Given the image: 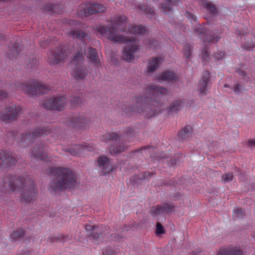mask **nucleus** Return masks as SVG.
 Listing matches in <instances>:
<instances>
[{
	"label": "nucleus",
	"mask_w": 255,
	"mask_h": 255,
	"mask_svg": "<svg viewBox=\"0 0 255 255\" xmlns=\"http://www.w3.org/2000/svg\"><path fill=\"white\" fill-rule=\"evenodd\" d=\"M127 22L126 16L116 15L111 19L109 27L99 25L96 26V29L112 41L126 43L127 46L124 50L123 57L124 60L130 62L134 59L133 54L139 50L137 40L134 38L124 37L122 35L118 34V30L134 35H144L147 33V30L142 25L133 24L127 29Z\"/></svg>",
	"instance_id": "f257e3e1"
},
{
	"label": "nucleus",
	"mask_w": 255,
	"mask_h": 255,
	"mask_svg": "<svg viewBox=\"0 0 255 255\" xmlns=\"http://www.w3.org/2000/svg\"><path fill=\"white\" fill-rule=\"evenodd\" d=\"M146 94L143 96H135L132 99L134 105L129 107L124 104L116 105L122 114L127 117H131L137 114L142 113L145 118H150L156 115L162 110V106L159 101L168 94L165 88L156 85H149L146 88Z\"/></svg>",
	"instance_id": "f03ea898"
},
{
	"label": "nucleus",
	"mask_w": 255,
	"mask_h": 255,
	"mask_svg": "<svg viewBox=\"0 0 255 255\" xmlns=\"http://www.w3.org/2000/svg\"><path fill=\"white\" fill-rule=\"evenodd\" d=\"M49 172L53 175L49 189L56 193L74 188L76 185L77 175L71 168L66 166L52 167Z\"/></svg>",
	"instance_id": "7ed1b4c3"
},
{
	"label": "nucleus",
	"mask_w": 255,
	"mask_h": 255,
	"mask_svg": "<svg viewBox=\"0 0 255 255\" xmlns=\"http://www.w3.org/2000/svg\"><path fill=\"white\" fill-rule=\"evenodd\" d=\"M186 16L190 20H193L195 22L194 28L195 31L198 33V37L203 39V42L205 45V47L202 50L201 56L202 57L203 62L208 61L209 59V54L206 47L207 44L210 43H216L221 37L217 35L214 34L212 35L211 32H209V28L206 26V25H209L210 22L208 21L207 24H204L202 25L196 22L197 18L194 14L187 12ZM212 32L214 34L213 31Z\"/></svg>",
	"instance_id": "20e7f679"
},
{
	"label": "nucleus",
	"mask_w": 255,
	"mask_h": 255,
	"mask_svg": "<svg viewBox=\"0 0 255 255\" xmlns=\"http://www.w3.org/2000/svg\"><path fill=\"white\" fill-rule=\"evenodd\" d=\"M25 181V177L23 176L7 174L0 181V192L6 194L14 193L22 188Z\"/></svg>",
	"instance_id": "39448f33"
},
{
	"label": "nucleus",
	"mask_w": 255,
	"mask_h": 255,
	"mask_svg": "<svg viewBox=\"0 0 255 255\" xmlns=\"http://www.w3.org/2000/svg\"><path fill=\"white\" fill-rule=\"evenodd\" d=\"M69 35L74 39H78L81 41V45L77 47L76 51L71 62L73 64L78 65L84 59V55L86 53V41H89L91 37L86 32L78 27L71 30Z\"/></svg>",
	"instance_id": "423d86ee"
},
{
	"label": "nucleus",
	"mask_w": 255,
	"mask_h": 255,
	"mask_svg": "<svg viewBox=\"0 0 255 255\" xmlns=\"http://www.w3.org/2000/svg\"><path fill=\"white\" fill-rule=\"evenodd\" d=\"M20 190V202L23 204L33 203L36 199L37 194V187L32 179L25 178Z\"/></svg>",
	"instance_id": "0eeeda50"
},
{
	"label": "nucleus",
	"mask_w": 255,
	"mask_h": 255,
	"mask_svg": "<svg viewBox=\"0 0 255 255\" xmlns=\"http://www.w3.org/2000/svg\"><path fill=\"white\" fill-rule=\"evenodd\" d=\"M16 87L29 96L43 94L49 90L46 85L35 80L18 84Z\"/></svg>",
	"instance_id": "6e6552de"
},
{
	"label": "nucleus",
	"mask_w": 255,
	"mask_h": 255,
	"mask_svg": "<svg viewBox=\"0 0 255 255\" xmlns=\"http://www.w3.org/2000/svg\"><path fill=\"white\" fill-rule=\"evenodd\" d=\"M102 140L105 142H112L109 148V151L112 155L123 151L126 147L124 143L121 141L119 135L115 132L108 133L104 135Z\"/></svg>",
	"instance_id": "1a4fd4ad"
},
{
	"label": "nucleus",
	"mask_w": 255,
	"mask_h": 255,
	"mask_svg": "<svg viewBox=\"0 0 255 255\" xmlns=\"http://www.w3.org/2000/svg\"><path fill=\"white\" fill-rule=\"evenodd\" d=\"M106 10V7L102 4L87 3L81 4L77 13L81 17H88L92 14L104 12Z\"/></svg>",
	"instance_id": "9d476101"
},
{
	"label": "nucleus",
	"mask_w": 255,
	"mask_h": 255,
	"mask_svg": "<svg viewBox=\"0 0 255 255\" xmlns=\"http://www.w3.org/2000/svg\"><path fill=\"white\" fill-rule=\"evenodd\" d=\"M51 129L43 127H37L32 131H27L21 136V141L22 143H32L37 138L50 134Z\"/></svg>",
	"instance_id": "9b49d317"
},
{
	"label": "nucleus",
	"mask_w": 255,
	"mask_h": 255,
	"mask_svg": "<svg viewBox=\"0 0 255 255\" xmlns=\"http://www.w3.org/2000/svg\"><path fill=\"white\" fill-rule=\"evenodd\" d=\"M66 98L64 96L55 97L45 100L42 103L45 109L62 111L66 106Z\"/></svg>",
	"instance_id": "f8f14e48"
},
{
	"label": "nucleus",
	"mask_w": 255,
	"mask_h": 255,
	"mask_svg": "<svg viewBox=\"0 0 255 255\" xmlns=\"http://www.w3.org/2000/svg\"><path fill=\"white\" fill-rule=\"evenodd\" d=\"M21 108L19 106L12 105L0 112V119L5 123L15 120L19 116Z\"/></svg>",
	"instance_id": "ddd939ff"
},
{
	"label": "nucleus",
	"mask_w": 255,
	"mask_h": 255,
	"mask_svg": "<svg viewBox=\"0 0 255 255\" xmlns=\"http://www.w3.org/2000/svg\"><path fill=\"white\" fill-rule=\"evenodd\" d=\"M71 51L69 49L65 48V46L60 47L56 50H53L51 51L48 56L49 62L53 64H56L64 60L67 56L70 55Z\"/></svg>",
	"instance_id": "4468645a"
},
{
	"label": "nucleus",
	"mask_w": 255,
	"mask_h": 255,
	"mask_svg": "<svg viewBox=\"0 0 255 255\" xmlns=\"http://www.w3.org/2000/svg\"><path fill=\"white\" fill-rule=\"evenodd\" d=\"M141 153L142 155L149 154L151 158H157V159H166L168 157L165 156L163 152L159 153L157 152V148L154 146H146L141 147L137 149L135 154Z\"/></svg>",
	"instance_id": "2eb2a0df"
},
{
	"label": "nucleus",
	"mask_w": 255,
	"mask_h": 255,
	"mask_svg": "<svg viewBox=\"0 0 255 255\" xmlns=\"http://www.w3.org/2000/svg\"><path fill=\"white\" fill-rule=\"evenodd\" d=\"M95 147L93 144L85 143L84 144H76L73 147H70L66 151L71 155L78 156L81 152L85 151H93Z\"/></svg>",
	"instance_id": "dca6fc26"
},
{
	"label": "nucleus",
	"mask_w": 255,
	"mask_h": 255,
	"mask_svg": "<svg viewBox=\"0 0 255 255\" xmlns=\"http://www.w3.org/2000/svg\"><path fill=\"white\" fill-rule=\"evenodd\" d=\"M210 81V73L208 71H205L201 79L199 80L197 89L200 94L206 95L208 93V85Z\"/></svg>",
	"instance_id": "f3484780"
},
{
	"label": "nucleus",
	"mask_w": 255,
	"mask_h": 255,
	"mask_svg": "<svg viewBox=\"0 0 255 255\" xmlns=\"http://www.w3.org/2000/svg\"><path fill=\"white\" fill-rule=\"evenodd\" d=\"M88 122V119L84 117L83 116L78 117L77 116H72L68 118L66 121V124L73 128H84L83 125L86 124Z\"/></svg>",
	"instance_id": "a211bd4d"
},
{
	"label": "nucleus",
	"mask_w": 255,
	"mask_h": 255,
	"mask_svg": "<svg viewBox=\"0 0 255 255\" xmlns=\"http://www.w3.org/2000/svg\"><path fill=\"white\" fill-rule=\"evenodd\" d=\"M218 255H244V251L240 247L231 246L220 249Z\"/></svg>",
	"instance_id": "6ab92c4d"
},
{
	"label": "nucleus",
	"mask_w": 255,
	"mask_h": 255,
	"mask_svg": "<svg viewBox=\"0 0 255 255\" xmlns=\"http://www.w3.org/2000/svg\"><path fill=\"white\" fill-rule=\"evenodd\" d=\"M202 6L206 10L208 15L205 17V19L208 20L211 17L216 16L218 12V9L214 3L208 0H204L202 2Z\"/></svg>",
	"instance_id": "aec40b11"
},
{
	"label": "nucleus",
	"mask_w": 255,
	"mask_h": 255,
	"mask_svg": "<svg viewBox=\"0 0 255 255\" xmlns=\"http://www.w3.org/2000/svg\"><path fill=\"white\" fill-rule=\"evenodd\" d=\"M89 73L88 68L85 66H77L72 72V76L77 80L85 78Z\"/></svg>",
	"instance_id": "412c9836"
},
{
	"label": "nucleus",
	"mask_w": 255,
	"mask_h": 255,
	"mask_svg": "<svg viewBox=\"0 0 255 255\" xmlns=\"http://www.w3.org/2000/svg\"><path fill=\"white\" fill-rule=\"evenodd\" d=\"M33 157L36 159H45L46 154L45 152L43 144L36 145L31 151Z\"/></svg>",
	"instance_id": "4be33fe9"
},
{
	"label": "nucleus",
	"mask_w": 255,
	"mask_h": 255,
	"mask_svg": "<svg viewBox=\"0 0 255 255\" xmlns=\"http://www.w3.org/2000/svg\"><path fill=\"white\" fill-rule=\"evenodd\" d=\"M158 81H166L168 82H174L177 80L178 76L173 72L167 71L163 72L161 74L156 77Z\"/></svg>",
	"instance_id": "5701e85b"
},
{
	"label": "nucleus",
	"mask_w": 255,
	"mask_h": 255,
	"mask_svg": "<svg viewBox=\"0 0 255 255\" xmlns=\"http://www.w3.org/2000/svg\"><path fill=\"white\" fill-rule=\"evenodd\" d=\"M87 57L90 60L91 63L96 66L100 65V60L96 49L89 47L87 50Z\"/></svg>",
	"instance_id": "b1692460"
},
{
	"label": "nucleus",
	"mask_w": 255,
	"mask_h": 255,
	"mask_svg": "<svg viewBox=\"0 0 255 255\" xmlns=\"http://www.w3.org/2000/svg\"><path fill=\"white\" fill-rule=\"evenodd\" d=\"M90 240L95 244H99L102 242L103 240V235L100 230L98 228H96V230L90 232L89 234Z\"/></svg>",
	"instance_id": "393cba45"
},
{
	"label": "nucleus",
	"mask_w": 255,
	"mask_h": 255,
	"mask_svg": "<svg viewBox=\"0 0 255 255\" xmlns=\"http://www.w3.org/2000/svg\"><path fill=\"white\" fill-rule=\"evenodd\" d=\"M192 130L191 126H186L179 131L178 138L182 141L188 140L191 136Z\"/></svg>",
	"instance_id": "a878e982"
},
{
	"label": "nucleus",
	"mask_w": 255,
	"mask_h": 255,
	"mask_svg": "<svg viewBox=\"0 0 255 255\" xmlns=\"http://www.w3.org/2000/svg\"><path fill=\"white\" fill-rule=\"evenodd\" d=\"M98 164L103 175L109 173L113 170L110 160H98Z\"/></svg>",
	"instance_id": "bb28decb"
},
{
	"label": "nucleus",
	"mask_w": 255,
	"mask_h": 255,
	"mask_svg": "<svg viewBox=\"0 0 255 255\" xmlns=\"http://www.w3.org/2000/svg\"><path fill=\"white\" fill-rule=\"evenodd\" d=\"M162 59L159 57H155L150 60L147 66V72H151L156 70L161 62Z\"/></svg>",
	"instance_id": "cd10ccee"
},
{
	"label": "nucleus",
	"mask_w": 255,
	"mask_h": 255,
	"mask_svg": "<svg viewBox=\"0 0 255 255\" xmlns=\"http://www.w3.org/2000/svg\"><path fill=\"white\" fill-rule=\"evenodd\" d=\"M69 240H70V238L68 236L63 235H59L58 236H50L48 238V241L51 243L54 242L64 243Z\"/></svg>",
	"instance_id": "c85d7f7f"
},
{
	"label": "nucleus",
	"mask_w": 255,
	"mask_h": 255,
	"mask_svg": "<svg viewBox=\"0 0 255 255\" xmlns=\"http://www.w3.org/2000/svg\"><path fill=\"white\" fill-rule=\"evenodd\" d=\"M138 8L140 11L142 10L149 18H153L155 15L153 9L149 6L140 5L139 6Z\"/></svg>",
	"instance_id": "c756f323"
},
{
	"label": "nucleus",
	"mask_w": 255,
	"mask_h": 255,
	"mask_svg": "<svg viewBox=\"0 0 255 255\" xmlns=\"http://www.w3.org/2000/svg\"><path fill=\"white\" fill-rule=\"evenodd\" d=\"M20 46L13 45V47L9 49L8 56L9 58H16L18 55V53L21 51Z\"/></svg>",
	"instance_id": "7c9ffc66"
},
{
	"label": "nucleus",
	"mask_w": 255,
	"mask_h": 255,
	"mask_svg": "<svg viewBox=\"0 0 255 255\" xmlns=\"http://www.w3.org/2000/svg\"><path fill=\"white\" fill-rule=\"evenodd\" d=\"M16 160H0V170H7L14 166Z\"/></svg>",
	"instance_id": "2f4dec72"
},
{
	"label": "nucleus",
	"mask_w": 255,
	"mask_h": 255,
	"mask_svg": "<svg viewBox=\"0 0 255 255\" xmlns=\"http://www.w3.org/2000/svg\"><path fill=\"white\" fill-rule=\"evenodd\" d=\"M182 106V102L181 100L178 99L173 102L168 108L169 112H176L180 110Z\"/></svg>",
	"instance_id": "473e14b6"
},
{
	"label": "nucleus",
	"mask_w": 255,
	"mask_h": 255,
	"mask_svg": "<svg viewBox=\"0 0 255 255\" xmlns=\"http://www.w3.org/2000/svg\"><path fill=\"white\" fill-rule=\"evenodd\" d=\"M150 213L152 216H155L164 213V208L162 205H159L152 207L150 209Z\"/></svg>",
	"instance_id": "72a5a7b5"
},
{
	"label": "nucleus",
	"mask_w": 255,
	"mask_h": 255,
	"mask_svg": "<svg viewBox=\"0 0 255 255\" xmlns=\"http://www.w3.org/2000/svg\"><path fill=\"white\" fill-rule=\"evenodd\" d=\"M37 66V61L36 58L32 57L29 60L26 64V68L29 69L31 71H34Z\"/></svg>",
	"instance_id": "f704fd0d"
},
{
	"label": "nucleus",
	"mask_w": 255,
	"mask_h": 255,
	"mask_svg": "<svg viewBox=\"0 0 255 255\" xmlns=\"http://www.w3.org/2000/svg\"><path fill=\"white\" fill-rule=\"evenodd\" d=\"M167 3L165 4H163L162 5V8L164 10V11H169L171 10V6L177 3V1L178 0H165Z\"/></svg>",
	"instance_id": "c9c22d12"
},
{
	"label": "nucleus",
	"mask_w": 255,
	"mask_h": 255,
	"mask_svg": "<svg viewBox=\"0 0 255 255\" xmlns=\"http://www.w3.org/2000/svg\"><path fill=\"white\" fill-rule=\"evenodd\" d=\"M25 232L22 230H18L15 231H13L11 235L12 239L16 240L20 239L24 236Z\"/></svg>",
	"instance_id": "e433bc0d"
},
{
	"label": "nucleus",
	"mask_w": 255,
	"mask_h": 255,
	"mask_svg": "<svg viewBox=\"0 0 255 255\" xmlns=\"http://www.w3.org/2000/svg\"><path fill=\"white\" fill-rule=\"evenodd\" d=\"M0 159H15V158L7 151L2 150L0 149Z\"/></svg>",
	"instance_id": "4c0bfd02"
},
{
	"label": "nucleus",
	"mask_w": 255,
	"mask_h": 255,
	"mask_svg": "<svg viewBox=\"0 0 255 255\" xmlns=\"http://www.w3.org/2000/svg\"><path fill=\"white\" fill-rule=\"evenodd\" d=\"M233 179L234 175L232 173H228L222 175V180L224 183L231 182Z\"/></svg>",
	"instance_id": "58836bf2"
},
{
	"label": "nucleus",
	"mask_w": 255,
	"mask_h": 255,
	"mask_svg": "<svg viewBox=\"0 0 255 255\" xmlns=\"http://www.w3.org/2000/svg\"><path fill=\"white\" fill-rule=\"evenodd\" d=\"M117 252L111 247H108L103 252V255H117Z\"/></svg>",
	"instance_id": "ea45409f"
},
{
	"label": "nucleus",
	"mask_w": 255,
	"mask_h": 255,
	"mask_svg": "<svg viewBox=\"0 0 255 255\" xmlns=\"http://www.w3.org/2000/svg\"><path fill=\"white\" fill-rule=\"evenodd\" d=\"M174 206L173 204H169L168 203H164L163 204V208L165 213H169L173 211L174 209Z\"/></svg>",
	"instance_id": "a19ab883"
},
{
	"label": "nucleus",
	"mask_w": 255,
	"mask_h": 255,
	"mask_svg": "<svg viewBox=\"0 0 255 255\" xmlns=\"http://www.w3.org/2000/svg\"><path fill=\"white\" fill-rule=\"evenodd\" d=\"M156 233L157 235H161L164 234L165 233L164 228L160 222L156 223Z\"/></svg>",
	"instance_id": "79ce46f5"
},
{
	"label": "nucleus",
	"mask_w": 255,
	"mask_h": 255,
	"mask_svg": "<svg viewBox=\"0 0 255 255\" xmlns=\"http://www.w3.org/2000/svg\"><path fill=\"white\" fill-rule=\"evenodd\" d=\"M184 54L185 57L187 59H189L190 58V56L191 55V47L188 44H186L184 46Z\"/></svg>",
	"instance_id": "37998d69"
},
{
	"label": "nucleus",
	"mask_w": 255,
	"mask_h": 255,
	"mask_svg": "<svg viewBox=\"0 0 255 255\" xmlns=\"http://www.w3.org/2000/svg\"><path fill=\"white\" fill-rule=\"evenodd\" d=\"M110 237L112 240L116 242H120L123 238V236L118 233H116L111 234Z\"/></svg>",
	"instance_id": "c03bdc74"
},
{
	"label": "nucleus",
	"mask_w": 255,
	"mask_h": 255,
	"mask_svg": "<svg viewBox=\"0 0 255 255\" xmlns=\"http://www.w3.org/2000/svg\"><path fill=\"white\" fill-rule=\"evenodd\" d=\"M234 213L235 216L238 218H242L245 215L244 210L241 208L235 209L234 211Z\"/></svg>",
	"instance_id": "a18cd8bd"
},
{
	"label": "nucleus",
	"mask_w": 255,
	"mask_h": 255,
	"mask_svg": "<svg viewBox=\"0 0 255 255\" xmlns=\"http://www.w3.org/2000/svg\"><path fill=\"white\" fill-rule=\"evenodd\" d=\"M137 132V129H134V128H129L126 131V136L127 138L130 136H133L135 135V133Z\"/></svg>",
	"instance_id": "49530a36"
},
{
	"label": "nucleus",
	"mask_w": 255,
	"mask_h": 255,
	"mask_svg": "<svg viewBox=\"0 0 255 255\" xmlns=\"http://www.w3.org/2000/svg\"><path fill=\"white\" fill-rule=\"evenodd\" d=\"M71 104L73 106H77L80 104L82 102V99L80 97H71Z\"/></svg>",
	"instance_id": "de8ad7c7"
},
{
	"label": "nucleus",
	"mask_w": 255,
	"mask_h": 255,
	"mask_svg": "<svg viewBox=\"0 0 255 255\" xmlns=\"http://www.w3.org/2000/svg\"><path fill=\"white\" fill-rule=\"evenodd\" d=\"M214 57L216 60H221L224 58L225 57V53L224 52L221 51L214 54Z\"/></svg>",
	"instance_id": "09e8293b"
},
{
	"label": "nucleus",
	"mask_w": 255,
	"mask_h": 255,
	"mask_svg": "<svg viewBox=\"0 0 255 255\" xmlns=\"http://www.w3.org/2000/svg\"><path fill=\"white\" fill-rule=\"evenodd\" d=\"M242 86L240 84H236L234 85V91L236 94H239L242 90L241 89Z\"/></svg>",
	"instance_id": "8fccbe9b"
},
{
	"label": "nucleus",
	"mask_w": 255,
	"mask_h": 255,
	"mask_svg": "<svg viewBox=\"0 0 255 255\" xmlns=\"http://www.w3.org/2000/svg\"><path fill=\"white\" fill-rule=\"evenodd\" d=\"M248 145L251 149L255 148V139H249L248 141Z\"/></svg>",
	"instance_id": "3c124183"
},
{
	"label": "nucleus",
	"mask_w": 255,
	"mask_h": 255,
	"mask_svg": "<svg viewBox=\"0 0 255 255\" xmlns=\"http://www.w3.org/2000/svg\"><path fill=\"white\" fill-rule=\"evenodd\" d=\"M96 227H96L95 226H92V225H87L85 226V229L87 231H89V232H92L93 231L96 230Z\"/></svg>",
	"instance_id": "603ef678"
},
{
	"label": "nucleus",
	"mask_w": 255,
	"mask_h": 255,
	"mask_svg": "<svg viewBox=\"0 0 255 255\" xmlns=\"http://www.w3.org/2000/svg\"><path fill=\"white\" fill-rule=\"evenodd\" d=\"M175 27L177 29H181L183 31H186V27L184 26L183 25L178 23L177 22H175Z\"/></svg>",
	"instance_id": "864d4df0"
},
{
	"label": "nucleus",
	"mask_w": 255,
	"mask_h": 255,
	"mask_svg": "<svg viewBox=\"0 0 255 255\" xmlns=\"http://www.w3.org/2000/svg\"><path fill=\"white\" fill-rule=\"evenodd\" d=\"M151 175V173L149 171H146L142 173V177H140V180L145 179L147 176Z\"/></svg>",
	"instance_id": "5fc2aeb1"
},
{
	"label": "nucleus",
	"mask_w": 255,
	"mask_h": 255,
	"mask_svg": "<svg viewBox=\"0 0 255 255\" xmlns=\"http://www.w3.org/2000/svg\"><path fill=\"white\" fill-rule=\"evenodd\" d=\"M132 227H133V226L125 225L121 228V230L122 232L128 231L129 230H131Z\"/></svg>",
	"instance_id": "6e6d98bb"
},
{
	"label": "nucleus",
	"mask_w": 255,
	"mask_h": 255,
	"mask_svg": "<svg viewBox=\"0 0 255 255\" xmlns=\"http://www.w3.org/2000/svg\"><path fill=\"white\" fill-rule=\"evenodd\" d=\"M7 95V93L5 92L0 90V99H4L6 98Z\"/></svg>",
	"instance_id": "4d7b16f0"
},
{
	"label": "nucleus",
	"mask_w": 255,
	"mask_h": 255,
	"mask_svg": "<svg viewBox=\"0 0 255 255\" xmlns=\"http://www.w3.org/2000/svg\"><path fill=\"white\" fill-rule=\"evenodd\" d=\"M55 5L52 4L49 7L45 8L48 11H53L55 9Z\"/></svg>",
	"instance_id": "13d9d810"
},
{
	"label": "nucleus",
	"mask_w": 255,
	"mask_h": 255,
	"mask_svg": "<svg viewBox=\"0 0 255 255\" xmlns=\"http://www.w3.org/2000/svg\"><path fill=\"white\" fill-rule=\"evenodd\" d=\"M163 252L165 255H170L171 253V250L169 248L165 249Z\"/></svg>",
	"instance_id": "bf43d9fd"
},
{
	"label": "nucleus",
	"mask_w": 255,
	"mask_h": 255,
	"mask_svg": "<svg viewBox=\"0 0 255 255\" xmlns=\"http://www.w3.org/2000/svg\"><path fill=\"white\" fill-rule=\"evenodd\" d=\"M253 47H254V45L252 44H251L249 46L246 45V44H244L243 46V47L244 48H245L247 50H250V49H252L253 48Z\"/></svg>",
	"instance_id": "052dcab7"
},
{
	"label": "nucleus",
	"mask_w": 255,
	"mask_h": 255,
	"mask_svg": "<svg viewBox=\"0 0 255 255\" xmlns=\"http://www.w3.org/2000/svg\"><path fill=\"white\" fill-rule=\"evenodd\" d=\"M167 164L169 166H173L176 164L175 160H169L167 162Z\"/></svg>",
	"instance_id": "680f3d73"
},
{
	"label": "nucleus",
	"mask_w": 255,
	"mask_h": 255,
	"mask_svg": "<svg viewBox=\"0 0 255 255\" xmlns=\"http://www.w3.org/2000/svg\"><path fill=\"white\" fill-rule=\"evenodd\" d=\"M69 24L70 25V26H72L73 25H77L78 24V22L75 21H74V20H70L69 21ZM72 28H73V27H72Z\"/></svg>",
	"instance_id": "e2e57ef3"
},
{
	"label": "nucleus",
	"mask_w": 255,
	"mask_h": 255,
	"mask_svg": "<svg viewBox=\"0 0 255 255\" xmlns=\"http://www.w3.org/2000/svg\"><path fill=\"white\" fill-rule=\"evenodd\" d=\"M237 73L239 75H240L241 76L245 75V72L244 71L242 70H237Z\"/></svg>",
	"instance_id": "0e129e2a"
},
{
	"label": "nucleus",
	"mask_w": 255,
	"mask_h": 255,
	"mask_svg": "<svg viewBox=\"0 0 255 255\" xmlns=\"http://www.w3.org/2000/svg\"><path fill=\"white\" fill-rule=\"evenodd\" d=\"M98 159H109L107 156H101Z\"/></svg>",
	"instance_id": "69168bd1"
},
{
	"label": "nucleus",
	"mask_w": 255,
	"mask_h": 255,
	"mask_svg": "<svg viewBox=\"0 0 255 255\" xmlns=\"http://www.w3.org/2000/svg\"><path fill=\"white\" fill-rule=\"evenodd\" d=\"M220 147H221V145H220L219 146H217L216 147H215V150H217V151H218V149H219V148H220Z\"/></svg>",
	"instance_id": "338daca9"
},
{
	"label": "nucleus",
	"mask_w": 255,
	"mask_h": 255,
	"mask_svg": "<svg viewBox=\"0 0 255 255\" xmlns=\"http://www.w3.org/2000/svg\"><path fill=\"white\" fill-rule=\"evenodd\" d=\"M155 42L154 39L152 40V42L150 43L151 45L153 44V43Z\"/></svg>",
	"instance_id": "774afa93"
}]
</instances>
